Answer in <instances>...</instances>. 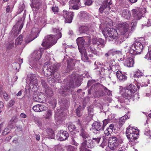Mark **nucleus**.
I'll return each mask as SVG.
<instances>
[{
  "mask_svg": "<svg viewBox=\"0 0 151 151\" xmlns=\"http://www.w3.org/2000/svg\"><path fill=\"white\" fill-rule=\"evenodd\" d=\"M79 78L78 75L73 73L65 79V82H66V85L65 86H63L62 87V94L66 95V94L65 93L66 91H69L70 90H71L76 87L80 86L81 82Z\"/></svg>",
  "mask_w": 151,
  "mask_h": 151,
  "instance_id": "1",
  "label": "nucleus"
},
{
  "mask_svg": "<svg viewBox=\"0 0 151 151\" xmlns=\"http://www.w3.org/2000/svg\"><path fill=\"white\" fill-rule=\"evenodd\" d=\"M53 31L57 33V34L47 35L45 37L43 40L42 45L46 48H48L55 44L58 40L61 37L62 35L59 29L55 28L53 29Z\"/></svg>",
  "mask_w": 151,
  "mask_h": 151,
  "instance_id": "2",
  "label": "nucleus"
},
{
  "mask_svg": "<svg viewBox=\"0 0 151 151\" xmlns=\"http://www.w3.org/2000/svg\"><path fill=\"white\" fill-rule=\"evenodd\" d=\"M123 142V140L119 135H113L109 137L108 146L111 149L114 150H116Z\"/></svg>",
  "mask_w": 151,
  "mask_h": 151,
  "instance_id": "3",
  "label": "nucleus"
},
{
  "mask_svg": "<svg viewBox=\"0 0 151 151\" xmlns=\"http://www.w3.org/2000/svg\"><path fill=\"white\" fill-rule=\"evenodd\" d=\"M119 89V93L121 94L123 98V100L119 99L120 102L121 103H123L125 101H129L131 98H132L133 100L139 99L137 93H135V94L133 95V94L131 93V92H130V94H129V92H126V90L125 89V88H124L122 86H120Z\"/></svg>",
  "mask_w": 151,
  "mask_h": 151,
  "instance_id": "4",
  "label": "nucleus"
},
{
  "mask_svg": "<svg viewBox=\"0 0 151 151\" xmlns=\"http://www.w3.org/2000/svg\"><path fill=\"white\" fill-rule=\"evenodd\" d=\"M102 32L105 37L109 41L116 40L119 37H121L120 35H118L117 31L114 29L107 28L103 30Z\"/></svg>",
  "mask_w": 151,
  "mask_h": 151,
  "instance_id": "5",
  "label": "nucleus"
},
{
  "mask_svg": "<svg viewBox=\"0 0 151 151\" xmlns=\"http://www.w3.org/2000/svg\"><path fill=\"white\" fill-rule=\"evenodd\" d=\"M76 41L79 52L81 54L82 60L85 62L88 59V57L84 46L85 42L84 39L83 37H78Z\"/></svg>",
  "mask_w": 151,
  "mask_h": 151,
  "instance_id": "6",
  "label": "nucleus"
},
{
  "mask_svg": "<svg viewBox=\"0 0 151 151\" xmlns=\"http://www.w3.org/2000/svg\"><path fill=\"white\" fill-rule=\"evenodd\" d=\"M139 131L137 129L132 127L130 125L126 131V135L129 142H133L138 138Z\"/></svg>",
  "mask_w": 151,
  "mask_h": 151,
  "instance_id": "7",
  "label": "nucleus"
},
{
  "mask_svg": "<svg viewBox=\"0 0 151 151\" xmlns=\"http://www.w3.org/2000/svg\"><path fill=\"white\" fill-rule=\"evenodd\" d=\"M143 46L139 42L135 41L130 47L129 53L134 55L139 54L143 49Z\"/></svg>",
  "mask_w": 151,
  "mask_h": 151,
  "instance_id": "8",
  "label": "nucleus"
},
{
  "mask_svg": "<svg viewBox=\"0 0 151 151\" xmlns=\"http://www.w3.org/2000/svg\"><path fill=\"white\" fill-rule=\"evenodd\" d=\"M29 78V89L33 91H37L38 87V82L36 75L30 74L28 76Z\"/></svg>",
  "mask_w": 151,
  "mask_h": 151,
  "instance_id": "9",
  "label": "nucleus"
},
{
  "mask_svg": "<svg viewBox=\"0 0 151 151\" xmlns=\"http://www.w3.org/2000/svg\"><path fill=\"white\" fill-rule=\"evenodd\" d=\"M129 26L127 22L118 24L117 27L118 30L120 32V36L122 37L124 36L125 38H127V36L128 34V31Z\"/></svg>",
  "mask_w": 151,
  "mask_h": 151,
  "instance_id": "10",
  "label": "nucleus"
},
{
  "mask_svg": "<svg viewBox=\"0 0 151 151\" xmlns=\"http://www.w3.org/2000/svg\"><path fill=\"white\" fill-rule=\"evenodd\" d=\"M111 4V0H104L102 5L99 9V11L101 13L104 12L105 13H108L110 9L109 5Z\"/></svg>",
  "mask_w": 151,
  "mask_h": 151,
  "instance_id": "11",
  "label": "nucleus"
},
{
  "mask_svg": "<svg viewBox=\"0 0 151 151\" xmlns=\"http://www.w3.org/2000/svg\"><path fill=\"white\" fill-rule=\"evenodd\" d=\"M125 59L124 60V64L125 65L130 67H133L134 63V55L128 53L127 54L126 57H125Z\"/></svg>",
  "mask_w": 151,
  "mask_h": 151,
  "instance_id": "12",
  "label": "nucleus"
},
{
  "mask_svg": "<svg viewBox=\"0 0 151 151\" xmlns=\"http://www.w3.org/2000/svg\"><path fill=\"white\" fill-rule=\"evenodd\" d=\"M81 147L80 148L81 151H91L86 147L92 148L94 147V145L92 140H88V141L85 140L81 144Z\"/></svg>",
  "mask_w": 151,
  "mask_h": 151,
  "instance_id": "13",
  "label": "nucleus"
},
{
  "mask_svg": "<svg viewBox=\"0 0 151 151\" xmlns=\"http://www.w3.org/2000/svg\"><path fill=\"white\" fill-rule=\"evenodd\" d=\"M63 15L65 19L66 23H71L74 16V12H68L66 10H64L63 12Z\"/></svg>",
  "mask_w": 151,
  "mask_h": 151,
  "instance_id": "14",
  "label": "nucleus"
},
{
  "mask_svg": "<svg viewBox=\"0 0 151 151\" xmlns=\"http://www.w3.org/2000/svg\"><path fill=\"white\" fill-rule=\"evenodd\" d=\"M23 23L21 22H17V24L13 27L12 31L14 36H17L19 34V32L22 28Z\"/></svg>",
  "mask_w": 151,
  "mask_h": 151,
  "instance_id": "15",
  "label": "nucleus"
},
{
  "mask_svg": "<svg viewBox=\"0 0 151 151\" xmlns=\"http://www.w3.org/2000/svg\"><path fill=\"white\" fill-rule=\"evenodd\" d=\"M43 70L44 71L45 75L49 77L52 76V74L53 73L50 64H48V63H45L43 67Z\"/></svg>",
  "mask_w": 151,
  "mask_h": 151,
  "instance_id": "16",
  "label": "nucleus"
},
{
  "mask_svg": "<svg viewBox=\"0 0 151 151\" xmlns=\"http://www.w3.org/2000/svg\"><path fill=\"white\" fill-rule=\"evenodd\" d=\"M80 0H70L69 1V9H78L80 6Z\"/></svg>",
  "mask_w": 151,
  "mask_h": 151,
  "instance_id": "17",
  "label": "nucleus"
},
{
  "mask_svg": "<svg viewBox=\"0 0 151 151\" xmlns=\"http://www.w3.org/2000/svg\"><path fill=\"white\" fill-rule=\"evenodd\" d=\"M42 53L39 50L34 51L32 55V60L35 61L38 60L41 58Z\"/></svg>",
  "mask_w": 151,
  "mask_h": 151,
  "instance_id": "18",
  "label": "nucleus"
},
{
  "mask_svg": "<svg viewBox=\"0 0 151 151\" xmlns=\"http://www.w3.org/2000/svg\"><path fill=\"white\" fill-rule=\"evenodd\" d=\"M32 109L35 112H39L47 110V108L43 104H37L33 106Z\"/></svg>",
  "mask_w": 151,
  "mask_h": 151,
  "instance_id": "19",
  "label": "nucleus"
},
{
  "mask_svg": "<svg viewBox=\"0 0 151 151\" xmlns=\"http://www.w3.org/2000/svg\"><path fill=\"white\" fill-rule=\"evenodd\" d=\"M58 140L60 141L65 140L69 136V134L67 131H61Z\"/></svg>",
  "mask_w": 151,
  "mask_h": 151,
  "instance_id": "20",
  "label": "nucleus"
},
{
  "mask_svg": "<svg viewBox=\"0 0 151 151\" xmlns=\"http://www.w3.org/2000/svg\"><path fill=\"white\" fill-rule=\"evenodd\" d=\"M144 11L143 12H144L145 10V9L144 8H143ZM143 10L141 9H140L136 10L134 14V17L137 20H139L142 17L143 14Z\"/></svg>",
  "mask_w": 151,
  "mask_h": 151,
  "instance_id": "21",
  "label": "nucleus"
},
{
  "mask_svg": "<svg viewBox=\"0 0 151 151\" xmlns=\"http://www.w3.org/2000/svg\"><path fill=\"white\" fill-rule=\"evenodd\" d=\"M116 76L117 79L120 81H124L127 79L126 76L120 70H118L116 72Z\"/></svg>",
  "mask_w": 151,
  "mask_h": 151,
  "instance_id": "22",
  "label": "nucleus"
},
{
  "mask_svg": "<svg viewBox=\"0 0 151 151\" xmlns=\"http://www.w3.org/2000/svg\"><path fill=\"white\" fill-rule=\"evenodd\" d=\"M92 126L93 129L96 131L103 130L104 127L101 125V124L98 122H96L93 123Z\"/></svg>",
  "mask_w": 151,
  "mask_h": 151,
  "instance_id": "23",
  "label": "nucleus"
},
{
  "mask_svg": "<svg viewBox=\"0 0 151 151\" xmlns=\"http://www.w3.org/2000/svg\"><path fill=\"white\" fill-rule=\"evenodd\" d=\"M125 89L126 90V92H129L130 93V92L134 95V93L137 91V89L136 87L132 84H130L129 86H127Z\"/></svg>",
  "mask_w": 151,
  "mask_h": 151,
  "instance_id": "24",
  "label": "nucleus"
},
{
  "mask_svg": "<svg viewBox=\"0 0 151 151\" xmlns=\"http://www.w3.org/2000/svg\"><path fill=\"white\" fill-rule=\"evenodd\" d=\"M80 135L83 139H89L90 138L88 133L83 128H82L80 130Z\"/></svg>",
  "mask_w": 151,
  "mask_h": 151,
  "instance_id": "25",
  "label": "nucleus"
},
{
  "mask_svg": "<svg viewBox=\"0 0 151 151\" xmlns=\"http://www.w3.org/2000/svg\"><path fill=\"white\" fill-rule=\"evenodd\" d=\"M60 78V76L59 73L57 72H55L53 73V76L51 77H50L48 79L50 82L51 81L57 82L60 81H59Z\"/></svg>",
  "mask_w": 151,
  "mask_h": 151,
  "instance_id": "26",
  "label": "nucleus"
},
{
  "mask_svg": "<svg viewBox=\"0 0 151 151\" xmlns=\"http://www.w3.org/2000/svg\"><path fill=\"white\" fill-rule=\"evenodd\" d=\"M105 43L104 40L102 39H98V42L96 46L97 49L100 50L101 48H103L105 46Z\"/></svg>",
  "mask_w": 151,
  "mask_h": 151,
  "instance_id": "27",
  "label": "nucleus"
},
{
  "mask_svg": "<svg viewBox=\"0 0 151 151\" xmlns=\"http://www.w3.org/2000/svg\"><path fill=\"white\" fill-rule=\"evenodd\" d=\"M32 5L31 6L32 8H36L38 9L41 5V1L40 0H32Z\"/></svg>",
  "mask_w": 151,
  "mask_h": 151,
  "instance_id": "28",
  "label": "nucleus"
},
{
  "mask_svg": "<svg viewBox=\"0 0 151 151\" xmlns=\"http://www.w3.org/2000/svg\"><path fill=\"white\" fill-rule=\"evenodd\" d=\"M122 15V17L128 19L130 18V14L128 10L125 9L123 10Z\"/></svg>",
  "mask_w": 151,
  "mask_h": 151,
  "instance_id": "29",
  "label": "nucleus"
},
{
  "mask_svg": "<svg viewBox=\"0 0 151 151\" xmlns=\"http://www.w3.org/2000/svg\"><path fill=\"white\" fill-rule=\"evenodd\" d=\"M23 36L20 35L15 40V45H20L23 41Z\"/></svg>",
  "mask_w": 151,
  "mask_h": 151,
  "instance_id": "30",
  "label": "nucleus"
},
{
  "mask_svg": "<svg viewBox=\"0 0 151 151\" xmlns=\"http://www.w3.org/2000/svg\"><path fill=\"white\" fill-rule=\"evenodd\" d=\"M128 117V116L127 115H124L121 117L119 120V125L122 126L124 123L126 119Z\"/></svg>",
  "mask_w": 151,
  "mask_h": 151,
  "instance_id": "31",
  "label": "nucleus"
},
{
  "mask_svg": "<svg viewBox=\"0 0 151 151\" xmlns=\"http://www.w3.org/2000/svg\"><path fill=\"white\" fill-rule=\"evenodd\" d=\"M37 37H33L32 35H29L26 37L25 39V42L27 44L30 42L32 40L35 39Z\"/></svg>",
  "mask_w": 151,
  "mask_h": 151,
  "instance_id": "32",
  "label": "nucleus"
},
{
  "mask_svg": "<svg viewBox=\"0 0 151 151\" xmlns=\"http://www.w3.org/2000/svg\"><path fill=\"white\" fill-rule=\"evenodd\" d=\"M47 137L49 138L52 139L54 137V134L53 131L51 129H49L47 131Z\"/></svg>",
  "mask_w": 151,
  "mask_h": 151,
  "instance_id": "33",
  "label": "nucleus"
},
{
  "mask_svg": "<svg viewBox=\"0 0 151 151\" xmlns=\"http://www.w3.org/2000/svg\"><path fill=\"white\" fill-rule=\"evenodd\" d=\"M101 138L100 136L94 137L92 138V142L94 144H98L100 141Z\"/></svg>",
  "mask_w": 151,
  "mask_h": 151,
  "instance_id": "34",
  "label": "nucleus"
},
{
  "mask_svg": "<svg viewBox=\"0 0 151 151\" xmlns=\"http://www.w3.org/2000/svg\"><path fill=\"white\" fill-rule=\"evenodd\" d=\"M52 111L51 110H48L46 112L45 116V118L47 119H49L52 115Z\"/></svg>",
  "mask_w": 151,
  "mask_h": 151,
  "instance_id": "35",
  "label": "nucleus"
},
{
  "mask_svg": "<svg viewBox=\"0 0 151 151\" xmlns=\"http://www.w3.org/2000/svg\"><path fill=\"white\" fill-rule=\"evenodd\" d=\"M68 128L70 132H74L76 130V127L75 125L72 123L70 124L68 127Z\"/></svg>",
  "mask_w": 151,
  "mask_h": 151,
  "instance_id": "36",
  "label": "nucleus"
},
{
  "mask_svg": "<svg viewBox=\"0 0 151 151\" xmlns=\"http://www.w3.org/2000/svg\"><path fill=\"white\" fill-rule=\"evenodd\" d=\"M80 32L82 33H85L88 30V27L87 26H82L79 28Z\"/></svg>",
  "mask_w": 151,
  "mask_h": 151,
  "instance_id": "37",
  "label": "nucleus"
},
{
  "mask_svg": "<svg viewBox=\"0 0 151 151\" xmlns=\"http://www.w3.org/2000/svg\"><path fill=\"white\" fill-rule=\"evenodd\" d=\"M143 73L142 72V71L138 70L136 71L134 76L135 77L139 78V77L143 76Z\"/></svg>",
  "mask_w": 151,
  "mask_h": 151,
  "instance_id": "38",
  "label": "nucleus"
},
{
  "mask_svg": "<svg viewBox=\"0 0 151 151\" xmlns=\"http://www.w3.org/2000/svg\"><path fill=\"white\" fill-rule=\"evenodd\" d=\"M88 51H90L92 53L96 55H98V53L96 50L93 47L91 46L89 47V49Z\"/></svg>",
  "mask_w": 151,
  "mask_h": 151,
  "instance_id": "39",
  "label": "nucleus"
},
{
  "mask_svg": "<svg viewBox=\"0 0 151 151\" xmlns=\"http://www.w3.org/2000/svg\"><path fill=\"white\" fill-rule=\"evenodd\" d=\"M145 58L148 60H151V50L148 51L147 54L145 55Z\"/></svg>",
  "mask_w": 151,
  "mask_h": 151,
  "instance_id": "40",
  "label": "nucleus"
},
{
  "mask_svg": "<svg viewBox=\"0 0 151 151\" xmlns=\"http://www.w3.org/2000/svg\"><path fill=\"white\" fill-rule=\"evenodd\" d=\"M103 89L104 91L107 93V95L110 97L112 96V94L111 91L108 90L105 87H103Z\"/></svg>",
  "mask_w": 151,
  "mask_h": 151,
  "instance_id": "41",
  "label": "nucleus"
},
{
  "mask_svg": "<svg viewBox=\"0 0 151 151\" xmlns=\"http://www.w3.org/2000/svg\"><path fill=\"white\" fill-rule=\"evenodd\" d=\"M46 94L48 96H52L53 93V91L50 88H49L45 91Z\"/></svg>",
  "mask_w": 151,
  "mask_h": 151,
  "instance_id": "42",
  "label": "nucleus"
},
{
  "mask_svg": "<svg viewBox=\"0 0 151 151\" xmlns=\"http://www.w3.org/2000/svg\"><path fill=\"white\" fill-rule=\"evenodd\" d=\"M112 132V131L110 130V129H108L107 128L105 131L104 133L107 136H109L111 134Z\"/></svg>",
  "mask_w": 151,
  "mask_h": 151,
  "instance_id": "43",
  "label": "nucleus"
},
{
  "mask_svg": "<svg viewBox=\"0 0 151 151\" xmlns=\"http://www.w3.org/2000/svg\"><path fill=\"white\" fill-rule=\"evenodd\" d=\"M144 133V134L148 137L149 138L151 137V133L149 130L146 129Z\"/></svg>",
  "mask_w": 151,
  "mask_h": 151,
  "instance_id": "44",
  "label": "nucleus"
},
{
  "mask_svg": "<svg viewBox=\"0 0 151 151\" xmlns=\"http://www.w3.org/2000/svg\"><path fill=\"white\" fill-rule=\"evenodd\" d=\"M15 103V101L13 100H11L9 101L7 104V106L11 107L13 106Z\"/></svg>",
  "mask_w": 151,
  "mask_h": 151,
  "instance_id": "45",
  "label": "nucleus"
},
{
  "mask_svg": "<svg viewBox=\"0 0 151 151\" xmlns=\"http://www.w3.org/2000/svg\"><path fill=\"white\" fill-rule=\"evenodd\" d=\"M18 119L16 116H13L10 120L11 123H16L18 121Z\"/></svg>",
  "mask_w": 151,
  "mask_h": 151,
  "instance_id": "46",
  "label": "nucleus"
},
{
  "mask_svg": "<svg viewBox=\"0 0 151 151\" xmlns=\"http://www.w3.org/2000/svg\"><path fill=\"white\" fill-rule=\"evenodd\" d=\"M10 129L8 127L6 128L2 132V134L3 135H6L9 133L10 131Z\"/></svg>",
  "mask_w": 151,
  "mask_h": 151,
  "instance_id": "47",
  "label": "nucleus"
},
{
  "mask_svg": "<svg viewBox=\"0 0 151 151\" xmlns=\"http://www.w3.org/2000/svg\"><path fill=\"white\" fill-rule=\"evenodd\" d=\"M51 68L53 72H56L59 68V66L58 65H54L52 67H51Z\"/></svg>",
  "mask_w": 151,
  "mask_h": 151,
  "instance_id": "48",
  "label": "nucleus"
},
{
  "mask_svg": "<svg viewBox=\"0 0 151 151\" xmlns=\"http://www.w3.org/2000/svg\"><path fill=\"white\" fill-rule=\"evenodd\" d=\"M66 148L68 151H74L75 150L74 147L71 145L67 146Z\"/></svg>",
  "mask_w": 151,
  "mask_h": 151,
  "instance_id": "49",
  "label": "nucleus"
},
{
  "mask_svg": "<svg viewBox=\"0 0 151 151\" xmlns=\"http://www.w3.org/2000/svg\"><path fill=\"white\" fill-rule=\"evenodd\" d=\"M108 129H110V130L113 132L115 130L116 127H115L114 124H111L109 125V127L108 128Z\"/></svg>",
  "mask_w": 151,
  "mask_h": 151,
  "instance_id": "50",
  "label": "nucleus"
},
{
  "mask_svg": "<svg viewBox=\"0 0 151 151\" xmlns=\"http://www.w3.org/2000/svg\"><path fill=\"white\" fill-rule=\"evenodd\" d=\"M103 127L104 128L106 125H107L109 122V120L108 119H104L103 121Z\"/></svg>",
  "mask_w": 151,
  "mask_h": 151,
  "instance_id": "51",
  "label": "nucleus"
},
{
  "mask_svg": "<svg viewBox=\"0 0 151 151\" xmlns=\"http://www.w3.org/2000/svg\"><path fill=\"white\" fill-rule=\"evenodd\" d=\"M14 46V43L13 42H11L8 44L7 48L9 49L13 48Z\"/></svg>",
  "mask_w": 151,
  "mask_h": 151,
  "instance_id": "52",
  "label": "nucleus"
},
{
  "mask_svg": "<svg viewBox=\"0 0 151 151\" xmlns=\"http://www.w3.org/2000/svg\"><path fill=\"white\" fill-rule=\"evenodd\" d=\"M137 23V21H136L135 20H133L132 21V22L131 24V25L132 26V27H134L136 26Z\"/></svg>",
  "mask_w": 151,
  "mask_h": 151,
  "instance_id": "53",
  "label": "nucleus"
},
{
  "mask_svg": "<svg viewBox=\"0 0 151 151\" xmlns=\"http://www.w3.org/2000/svg\"><path fill=\"white\" fill-rule=\"evenodd\" d=\"M52 9L55 13L58 12V8L57 7H53L52 8Z\"/></svg>",
  "mask_w": 151,
  "mask_h": 151,
  "instance_id": "54",
  "label": "nucleus"
},
{
  "mask_svg": "<svg viewBox=\"0 0 151 151\" xmlns=\"http://www.w3.org/2000/svg\"><path fill=\"white\" fill-rule=\"evenodd\" d=\"M18 61L20 63H14V65L17 66H20V64L22 63H23V59H18Z\"/></svg>",
  "mask_w": 151,
  "mask_h": 151,
  "instance_id": "55",
  "label": "nucleus"
},
{
  "mask_svg": "<svg viewBox=\"0 0 151 151\" xmlns=\"http://www.w3.org/2000/svg\"><path fill=\"white\" fill-rule=\"evenodd\" d=\"M98 42V39H93L92 40V44L94 45L95 46L97 44V43Z\"/></svg>",
  "mask_w": 151,
  "mask_h": 151,
  "instance_id": "56",
  "label": "nucleus"
},
{
  "mask_svg": "<svg viewBox=\"0 0 151 151\" xmlns=\"http://www.w3.org/2000/svg\"><path fill=\"white\" fill-rule=\"evenodd\" d=\"M41 83L42 86L45 88H46L47 87V84H46L45 81L44 80H42Z\"/></svg>",
  "mask_w": 151,
  "mask_h": 151,
  "instance_id": "57",
  "label": "nucleus"
},
{
  "mask_svg": "<svg viewBox=\"0 0 151 151\" xmlns=\"http://www.w3.org/2000/svg\"><path fill=\"white\" fill-rule=\"evenodd\" d=\"M92 3V1L91 0H87L85 2V4L87 5H90Z\"/></svg>",
  "mask_w": 151,
  "mask_h": 151,
  "instance_id": "58",
  "label": "nucleus"
},
{
  "mask_svg": "<svg viewBox=\"0 0 151 151\" xmlns=\"http://www.w3.org/2000/svg\"><path fill=\"white\" fill-rule=\"evenodd\" d=\"M88 112L89 114H91V113L93 112V109L92 106L88 108Z\"/></svg>",
  "mask_w": 151,
  "mask_h": 151,
  "instance_id": "59",
  "label": "nucleus"
},
{
  "mask_svg": "<svg viewBox=\"0 0 151 151\" xmlns=\"http://www.w3.org/2000/svg\"><path fill=\"white\" fill-rule=\"evenodd\" d=\"M3 96L4 99L6 100H7L8 99V95L5 92L3 93Z\"/></svg>",
  "mask_w": 151,
  "mask_h": 151,
  "instance_id": "60",
  "label": "nucleus"
},
{
  "mask_svg": "<svg viewBox=\"0 0 151 151\" xmlns=\"http://www.w3.org/2000/svg\"><path fill=\"white\" fill-rule=\"evenodd\" d=\"M99 97H101L104 94V93L103 91H100L99 93Z\"/></svg>",
  "mask_w": 151,
  "mask_h": 151,
  "instance_id": "61",
  "label": "nucleus"
},
{
  "mask_svg": "<svg viewBox=\"0 0 151 151\" xmlns=\"http://www.w3.org/2000/svg\"><path fill=\"white\" fill-rule=\"evenodd\" d=\"M20 116L21 117L23 118H25L27 117V116L24 113H22L20 115Z\"/></svg>",
  "mask_w": 151,
  "mask_h": 151,
  "instance_id": "62",
  "label": "nucleus"
},
{
  "mask_svg": "<svg viewBox=\"0 0 151 151\" xmlns=\"http://www.w3.org/2000/svg\"><path fill=\"white\" fill-rule=\"evenodd\" d=\"M71 143L72 144L76 146H78V144L77 143L75 140L73 139H72V140L71 142Z\"/></svg>",
  "mask_w": 151,
  "mask_h": 151,
  "instance_id": "63",
  "label": "nucleus"
},
{
  "mask_svg": "<svg viewBox=\"0 0 151 151\" xmlns=\"http://www.w3.org/2000/svg\"><path fill=\"white\" fill-rule=\"evenodd\" d=\"M6 12L7 13H9L10 11V7L9 5H8L7 6L6 8Z\"/></svg>",
  "mask_w": 151,
  "mask_h": 151,
  "instance_id": "64",
  "label": "nucleus"
}]
</instances>
